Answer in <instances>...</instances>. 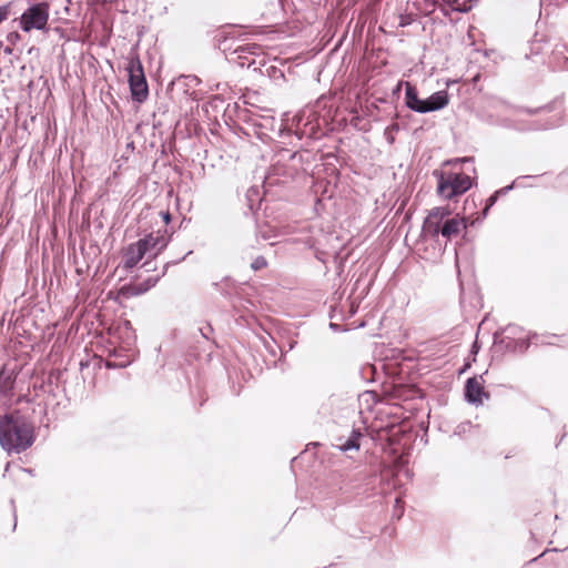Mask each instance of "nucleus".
<instances>
[{"instance_id":"f257e3e1","label":"nucleus","mask_w":568,"mask_h":568,"mask_svg":"<svg viewBox=\"0 0 568 568\" xmlns=\"http://www.w3.org/2000/svg\"><path fill=\"white\" fill-rule=\"evenodd\" d=\"M32 426L19 415L0 416V444L8 452H21L31 446Z\"/></svg>"},{"instance_id":"f03ea898","label":"nucleus","mask_w":568,"mask_h":568,"mask_svg":"<svg viewBox=\"0 0 568 568\" xmlns=\"http://www.w3.org/2000/svg\"><path fill=\"white\" fill-rule=\"evenodd\" d=\"M464 160H456L447 162L440 172L436 173L438 179V193L446 197L452 199L453 196L460 195L471 187V179L460 171H448L445 168L448 165H456Z\"/></svg>"},{"instance_id":"7ed1b4c3","label":"nucleus","mask_w":568,"mask_h":568,"mask_svg":"<svg viewBox=\"0 0 568 568\" xmlns=\"http://www.w3.org/2000/svg\"><path fill=\"white\" fill-rule=\"evenodd\" d=\"M405 98L408 108L419 113L437 111L444 109L449 103L447 91H437L427 99H419L415 89L409 83H406Z\"/></svg>"},{"instance_id":"20e7f679","label":"nucleus","mask_w":568,"mask_h":568,"mask_svg":"<svg viewBox=\"0 0 568 568\" xmlns=\"http://www.w3.org/2000/svg\"><path fill=\"white\" fill-rule=\"evenodd\" d=\"M49 14L50 7L47 2L32 4L19 18V26L24 32L45 31Z\"/></svg>"},{"instance_id":"39448f33","label":"nucleus","mask_w":568,"mask_h":568,"mask_svg":"<svg viewBox=\"0 0 568 568\" xmlns=\"http://www.w3.org/2000/svg\"><path fill=\"white\" fill-rule=\"evenodd\" d=\"M128 72L132 98L138 102L144 101L148 97V84L142 63L138 58L130 60Z\"/></svg>"},{"instance_id":"423d86ee","label":"nucleus","mask_w":568,"mask_h":568,"mask_svg":"<svg viewBox=\"0 0 568 568\" xmlns=\"http://www.w3.org/2000/svg\"><path fill=\"white\" fill-rule=\"evenodd\" d=\"M158 242V237L150 235L130 245L124 253V265L126 267H133L136 265L143 258L145 253L153 248Z\"/></svg>"},{"instance_id":"0eeeda50","label":"nucleus","mask_w":568,"mask_h":568,"mask_svg":"<svg viewBox=\"0 0 568 568\" xmlns=\"http://www.w3.org/2000/svg\"><path fill=\"white\" fill-rule=\"evenodd\" d=\"M449 215V211L443 207H435L430 211L425 221V230L437 234L439 232V222Z\"/></svg>"},{"instance_id":"6e6552de","label":"nucleus","mask_w":568,"mask_h":568,"mask_svg":"<svg viewBox=\"0 0 568 568\" xmlns=\"http://www.w3.org/2000/svg\"><path fill=\"white\" fill-rule=\"evenodd\" d=\"M464 229H466L465 220L463 217H453L445 222L440 232L443 236L450 239L458 235Z\"/></svg>"},{"instance_id":"1a4fd4ad","label":"nucleus","mask_w":568,"mask_h":568,"mask_svg":"<svg viewBox=\"0 0 568 568\" xmlns=\"http://www.w3.org/2000/svg\"><path fill=\"white\" fill-rule=\"evenodd\" d=\"M483 388L476 378H469L466 385V397L471 403L481 402Z\"/></svg>"},{"instance_id":"9d476101","label":"nucleus","mask_w":568,"mask_h":568,"mask_svg":"<svg viewBox=\"0 0 568 568\" xmlns=\"http://www.w3.org/2000/svg\"><path fill=\"white\" fill-rule=\"evenodd\" d=\"M362 434L357 430H354L351 435V437L344 443L338 446L339 450L347 452L351 449H359V438Z\"/></svg>"},{"instance_id":"9b49d317","label":"nucleus","mask_w":568,"mask_h":568,"mask_svg":"<svg viewBox=\"0 0 568 568\" xmlns=\"http://www.w3.org/2000/svg\"><path fill=\"white\" fill-rule=\"evenodd\" d=\"M265 265V261L263 258H257L253 264L252 267L255 270H258Z\"/></svg>"},{"instance_id":"f8f14e48","label":"nucleus","mask_w":568,"mask_h":568,"mask_svg":"<svg viewBox=\"0 0 568 568\" xmlns=\"http://www.w3.org/2000/svg\"><path fill=\"white\" fill-rule=\"evenodd\" d=\"M452 4L456 10H467L466 7H462V4H459V0H454Z\"/></svg>"},{"instance_id":"ddd939ff","label":"nucleus","mask_w":568,"mask_h":568,"mask_svg":"<svg viewBox=\"0 0 568 568\" xmlns=\"http://www.w3.org/2000/svg\"><path fill=\"white\" fill-rule=\"evenodd\" d=\"M7 18V10L0 7V22Z\"/></svg>"},{"instance_id":"4468645a","label":"nucleus","mask_w":568,"mask_h":568,"mask_svg":"<svg viewBox=\"0 0 568 568\" xmlns=\"http://www.w3.org/2000/svg\"><path fill=\"white\" fill-rule=\"evenodd\" d=\"M455 82H456V81L448 79V80L446 81V83H445V84H446V87H450V85H452V84H454Z\"/></svg>"}]
</instances>
